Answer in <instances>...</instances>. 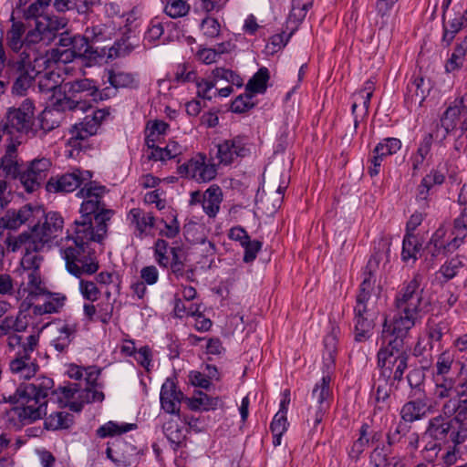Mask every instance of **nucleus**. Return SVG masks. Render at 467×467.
<instances>
[{"label": "nucleus", "mask_w": 467, "mask_h": 467, "mask_svg": "<svg viewBox=\"0 0 467 467\" xmlns=\"http://www.w3.org/2000/svg\"><path fill=\"white\" fill-rule=\"evenodd\" d=\"M423 277L415 273L410 280L402 283L395 296L397 310L392 322L384 317L382 338L387 343L377 354L379 364L394 371L393 380L398 383L403 379L408 368L409 354L404 348V338L408 332L431 311V301L421 285Z\"/></svg>", "instance_id": "1"}, {"label": "nucleus", "mask_w": 467, "mask_h": 467, "mask_svg": "<svg viewBox=\"0 0 467 467\" xmlns=\"http://www.w3.org/2000/svg\"><path fill=\"white\" fill-rule=\"evenodd\" d=\"M54 380L46 376L36 378L32 382L20 384L7 401L15 404L12 411L21 425H28L44 418L47 413V397L60 392L65 399L74 398L79 390L78 384H68L54 390Z\"/></svg>", "instance_id": "2"}, {"label": "nucleus", "mask_w": 467, "mask_h": 467, "mask_svg": "<svg viewBox=\"0 0 467 467\" xmlns=\"http://www.w3.org/2000/svg\"><path fill=\"white\" fill-rule=\"evenodd\" d=\"M107 236L108 233L69 225L67 228V245L62 249L67 272L78 278L97 273L99 265L90 244H101Z\"/></svg>", "instance_id": "3"}, {"label": "nucleus", "mask_w": 467, "mask_h": 467, "mask_svg": "<svg viewBox=\"0 0 467 467\" xmlns=\"http://www.w3.org/2000/svg\"><path fill=\"white\" fill-rule=\"evenodd\" d=\"M109 190L104 185L89 180L78 191L77 196L83 198L79 217L70 226L108 233L109 223L115 211L108 208L103 201Z\"/></svg>", "instance_id": "4"}, {"label": "nucleus", "mask_w": 467, "mask_h": 467, "mask_svg": "<svg viewBox=\"0 0 467 467\" xmlns=\"http://www.w3.org/2000/svg\"><path fill=\"white\" fill-rule=\"evenodd\" d=\"M47 63L48 58L36 47L26 46L24 51L13 55L5 65V74L14 81L13 94L25 96Z\"/></svg>", "instance_id": "5"}, {"label": "nucleus", "mask_w": 467, "mask_h": 467, "mask_svg": "<svg viewBox=\"0 0 467 467\" xmlns=\"http://www.w3.org/2000/svg\"><path fill=\"white\" fill-rule=\"evenodd\" d=\"M376 277L371 271L364 274L354 306V339L366 342L373 335L379 310L376 306L379 293L375 291Z\"/></svg>", "instance_id": "6"}, {"label": "nucleus", "mask_w": 467, "mask_h": 467, "mask_svg": "<svg viewBox=\"0 0 467 467\" xmlns=\"http://www.w3.org/2000/svg\"><path fill=\"white\" fill-rule=\"evenodd\" d=\"M52 0H19L18 6L23 18L34 28L26 33V41L38 43L54 39L58 30L65 27L67 22L64 18L49 16L47 10Z\"/></svg>", "instance_id": "7"}, {"label": "nucleus", "mask_w": 467, "mask_h": 467, "mask_svg": "<svg viewBox=\"0 0 467 467\" xmlns=\"http://www.w3.org/2000/svg\"><path fill=\"white\" fill-rule=\"evenodd\" d=\"M21 145L28 138L38 136L35 119V106L31 99H25L18 107L8 108L0 120V142Z\"/></svg>", "instance_id": "8"}, {"label": "nucleus", "mask_w": 467, "mask_h": 467, "mask_svg": "<svg viewBox=\"0 0 467 467\" xmlns=\"http://www.w3.org/2000/svg\"><path fill=\"white\" fill-rule=\"evenodd\" d=\"M38 339L39 337L35 334L26 338L22 336L12 334L7 338V344L11 349H15L16 347L20 348L16 357L9 363L10 371L20 379H31L39 368L36 358H32V354L38 344Z\"/></svg>", "instance_id": "9"}, {"label": "nucleus", "mask_w": 467, "mask_h": 467, "mask_svg": "<svg viewBox=\"0 0 467 467\" xmlns=\"http://www.w3.org/2000/svg\"><path fill=\"white\" fill-rule=\"evenodd\" d=\"M63 97L56 99L54 105L60 110H82L92 107L94 93L96 92V82L89 78L76 79L62 85Z\"/></svg>", "instance_id": "10"}, {"label": "nucleus", "mask_w": 467, "mask_h": 467, "mask_svg": "<svg viewBox=\"0 0 467 467\" xmlns=\"http://www.w3.org/2000/svg\"><path fill=\"white\" fill-rule=\"evenodd\" d=\"M330 382V373L324 372L321 380L315 385L312 390L311 404L307 410L306 422L308 425H313V431H317V427L322 422L324 415L329 410L332 400Z\"/></svg>", "instance_id": "11"}, {"label": "nucleus", "mask_w": 467, "mask_h": 467, "mask_svg": "<svg viewBox=\"0 0 467 467\" xmlns=\"http://www.w3.org/2000/svg\"><path fill=\"white\" fill-rule=\"evenodd\" d=\"M36 239L28 234L27 232L20 234L17 237L8 238L6 241L7 247L12 252H16L19 249H24L25 254L21 260V265L26 271L39 270L40 264L43 257L37 254L42 251L45 246H36Z\"/></svg>", "instance_id": "12"}, {"label": "nucleus", "mask_w": 467, "mask_h": 467, "mask_svg": "<svg viewBox=\"0 0 467 467\" xmlns=\"http://www.w3.org/2000/svg\"><path fill=\"white\" fill-rule=\"evenodd\" d=\"M91 178V171L75 168L71 171L50 177L46 183V190L52 193L72 192Z\"/></svg>", "instance_id": "13"}, {"label": "nucleus", "mask_w": 467, "mask_h": 467, "mask_svg": "<svg viewBox=\"0 0 467 467\" xmlns=\"http://www.w3.org/2000/svg\"><path fill=\"white\" fill-rule=\"evenodd\" d=\"M109 114V110L103 109L86 115L79 123H76L70 130L69 144L74 148H82V141L97 133L101 122Z\"/></svg>", "instance_id": "14"}, {"label": "nucleus", "mask_w": 467, "mask_h": 467, "mask_svg": "<svg viewBox=\"0 0 467 467\" xmlns=\"http://www.w3.org/2000/svg\"><path fill=\"white\" fill-rule=\"evenodd\" d=\"M442 36L441 46L449 47L456 36L467 27V6L462 4L455 5L447 15L441 16Z\"/></svg>", "instance_id": "15"}, {"label": "nucleus", "mask_w": 467, "mask_h": 467, "mask_svg": "<svg viewBox=\"0 0 467 467\" xmlns=\"http://www.w3.org/2000/svg\"><path fill=\"white\" fill-rule=\"evenodd\" d=\"M446 235L447 228L444 224H441L422 248V254L429 265H433L440 255L447 256L459 248L453 244L451 239L446 241Z\"/></svg>", "instance_id": "16"}, {"label": "nucleus", "mask_w": 467, "mask_h": 467, "mask_svg": "<svg viewBox=\"0 0 467 467\" xmlns=\"http://www.w3.org/2000/svg\"><path fill=\"white\" fill-rule=\"evenodd\" d=\"M181 177L195 180L198 182H210L216 177L217 165L207 163L203 154H198L178 167Z\"/></svg>", "instance_id": "17"}, {"label": "nucleus", "mask_w": 467, "mask_h": 467, "mask_svg": "<svg viewBox=\"0 0 467 467\" xmlns=\"http://www.w3.org/2000/svg\"><path fill=\"white\" fill-rule=\"evenodd\" d=\"M64 219L57 212H49L45 214V222L42 224H35L28 233L36 239V246H45L52 239L57 237V234L62 231Z\"/></svg>", "instance_id": "18"}, {"label": "nucleus", "mask_w": 467, "mask_h": 467, "mask_svg": "<svg viewBox=\"0 0 467 467\" xmlns=\"http://www.w3.org/2000/svg\"><path fill=\"white\" fill-rule=\"evenodd\" d=\"M51 167V161L48 159H35L26 167L21 171L19 181L26 192L31 193L39 189L40 185L47 176Z\"/></svg>", "instance_id": "19"}, {"label": "nucleus", "mask_w": 467, "mask_h": 467, "mask_svg": "<svg viewBox=\"0 0 467 467\" xmlns=\"http://www.w3.org/2000/svg\"><path fill=\"white\" fill-rule=\"evenodd\" d=\"M250 154V149L244 137L236 136L231 140H224L217 145L216 158L219 164L230 165L238 158H244Z\"/></svg>", "instance_id": "20"}, {"label": "nucleus", "mask_w": 467, "mask_h": 467, "mask_svg": "<svg viewBox=\"0 0 467 467\" xmlns=\"http://www.w3.org/2000/svg\"><path fill=\"white\" fill-rule=\"evenodd\" d=\"M183 399L184 395L178 389L175 379L167 378L163 382L160 392L161 409L169 414L179 416L181 403Z\"/></svg>", "instance_id": "21"}, {"label": "nucleus", "mask_w": 467, "mask_h": 467, "mask_svg": "<svg viewBox=\"0 0 467 467\" xmlns=\"http://www.w3.org/2000/svg\"><path fill=\"white\" fill-rule=\"evenodd\" d=\"M104 48L92 46L85 37V35H74L73 44L69 56L65 60H71L76 57L84 58L89 61H96L99 57H103Z\"/></svg>", "instance_id": "22"}, {"label": "nucleus", "mask_w": 467, "mask_h": 467, "mask_svg": "<svg viewBox=\"0 0 467 467\" xmlns=\"http://www.w3.org/2000/svg\"><path fill=\"white\" fill-rule=\"evenodd\" d=\"M77 333V324L65 322L56 327L50 346L57 354H67Z\"/></svg>", "instance_id": "23"}, {"label": "nucleus", "mask_w": 467, "mask_h": 467, "mask_svg": "<svg viewBox=\"0 0 467 467\" xmlns=\"http://www.w3.org/2000/svg\"><path fill=\"white\" fill-rule=\"evenodd\" d=\"M452 421L447 420L441 415L431 418L429 420L425 435L438 444L443 445L451 441V433L452 431Z\"/></svg>", "instance_id": "24"}, {"label": "nucleus", "mask_w": 467, "mask_h": 467, "mask_svg": "<svg viewBox=\"0 0 467 467\" xmlns=\"http://www.w3.org/2000/svg\"><path fill=\"white\" fill-rule=\"evenodd\" d=\"M40 208H33L31 204H26L19 210H8L0 219V225L7 229H16L23 223L29 222L35 213H39Z\"/></svg>", "instance_id": "25"}, {"label": "nucleus", "mask_w": 467, "mask_h": 467, "mask_svg": "<svg viewBox=\"0 0 467 467\" xmlns=\"http://www.w3.org/2000/svg\"><path fill=\"white\" fill-rule=\"evenodd\" d=\"M462 112H466V110L463 109V105L460 103V99H456L442 113L440 123L436 124V138H438L440 127L443 129L441 140L445 139L451 131L455 130Z\"/></svg>", "instance_id": "26"}, {"label": "nucleus", "mask_w": 467, "mask_h": 467, "mask_svg": "<svg viewBox=\"0 0 467 467\" xmlns=\"http://www.w3.org/2000/svg\"><path fill=\"white\" fill-rule=\"evenodd\" d=\"M18 146L7 142L5 152L0 159V178L19 179L21 171L17 160Z\"/></svg>", "instance_id": "27"}, {"label": "nucleus", "mask_w": 467, "mask_h": 467, "mask_svg": "<svg viewBox=\"0 0 467 467\" xmlns=\"http://www.w3.org/2000/svg\"><path fill=\"white\" fill-rule=\"evenodd\" d=\"M467 60V35L458 42L453 47V51L444 63V71L446 74H455L459 72Z\"/></svg>", "instance_id": "28"}, {"label": "nucleus", "mask_w": 467, "mask_h": 467, "mask_svg": "<svg viewBox=\"0 0 467 467\" xmlns=\"http://www.w3.org/2000/svg\"><path fill=\"white\" fill-rule=\"evenodd\" d=\"M202 201L203 212L211 218H214L219 210L220 204L223 201L222 189L216 185H211L204 192Z\"/></svg>", "instance_id": "29"}, {"label": "nucleus", "mask_w": 467, "mask_h": 467, "mask_svg": "<svg viewBox=\"0 0 467 467\" xmlns=\"http://www.w3.org/2000/svg\"><path fill=\"white\" fill-rule=\"evenodd\" d=\"M52 109H44L38 116V123L36 124V128L38 129V132L40 130L42 131L40 136L46 135L47 132L60 126L61 112L63 110L56 109L54 101L52 102Z\"/></svg>", "instance_id": "30"}, {"label": "nucleus", "mask_w": 467, "mask_h": 467, "mask_svg": "<svg viewBox=\"0 0 467 467\" xmlns=\"http://www.w3.org/2000/svg\"><path fill=\"white\" fill-rule=\"evenodd\" d=\"M26 26L22 22H14L11 29L7 32L8 46L16 54H19L20 50L24 51L26 46L36 47V43L26 41V36L23 38Z\"/></svg>", "instance_id": "31"}, {"label": "nucleus", "mask_w": 467, "mask_h": 467, "mask_svg": "<svg viewBox=\"0 0 467 467\" xmlns=\"http://www.w3.org/2000/svg\"><path fill=\"white\" fill-rule=\"evenodd\" d=\"M107 75L109 83L115 89L136 88L139 86V79L136 74L119 69H110Z\"/></svg>", "instance_id": "32"}, {"label": "nucleus", "mask_w": 467, "mask_h": 467, "mask_svg": "<svg viewBox=\"0 0 467 467\" xmlns=\"http://www.w3.org/2000/svg\"><path fill=\"white\" fill-rule=\"evenodd\" d=\"M428 366H420L411 368L407 374V382L410 388V395L420 397L425 394L426 371Z\"/></svg>", "instance_id": "33"}, {"label": "nucleus", "mask_w": 467, "mask_h": 467, "mask_svg": "<svg viewBox=\"0 0 467 467\" xmlns=\"http://www.w3.org/2000/svg\"><path fill=\"white\" fill-rule=\"evenodd\" d=\"M127 219L130 224L134 225L139 235L143 234L147 228H152L155 224V218L152 213H146L140 208L131 209L127 215Z\"/></svg>", "instance_id": "34"}, {"label": "nucleus", "mask_w": 467, "mask_h": 467, "mask_svg": "<svg viewBox=\"0 0 467 467\" xmlns=\"http://www.w3.org/2000/svg\"><path fill=\"white\" fill-rule=\"evenodd\" d=\"M186 402L189 409L192 410L208 411L211 410H216L221 403V400L218 397H210L206 393L199 391L193 397L187 398Z\"/></svg>", "instance_id": "35"}, {"label": "nucleus", "mask_w": 467, "mask_h": 467, "mask_svg": "<svg viewBox=\"0 0 467 467\" xmlns=\"http://www.w3.org/2000/svg\"><path fill=\"white\" fill-rule=\"evenodd\" d=\"M323 370L331 373L335 367L337 338L333 333L327 334L323 340Z\"/></svg>", "instance_id": "36"}, {"label": "nucleus", "mask_w": 467, "mask_h": 467, "mask_svg": "<svg viewBox=\"0 0 467 467\" xmlns=\"http://www.w3.org/2000/svg\"><path fill=\"white\" fill-rule=\"evenodd\" d=\"M452 235L451 240L453 244L458 247L462 245L466 242L467 238V207L464 206L460 214L452 221V229L451 232Z\"/></svg>", "instance_id": "37"}, {"label": "nucleus", "mask_w": 467, "mask_h": 467, "mask_svg": "<svg viewBox=\"0 0 467 467\" xmlns=\"http://www.w3.org/2000/svg\"><path fill=\"white\" fill-rule=\"evenodd\" d=\"M270 79L269 70L265 67H262L256 73L248 80L245 85V91H248L253 96L255 94H264L267 89V82Z\"/></svg>", "instance_id": "38"}, {"label": "nucleus", "mask_w": 467, "mask_h": 467, "mask_svg": "<svg viewBox=\"0 0 467 467\" xmlns=\"http://www.w3.org/2000/svg\"><path fill=\"white\" fill-rule=\"evenodd\" d=\"M424 78L422 77H415L410 79L407 85V91L405 94V102L407 105L418 103L421 105L425 99V89L422 88Z\"/></svg>", "instance_id": "39"}, {"label": "nucleus", "mask_w": 467, "mask_h": 467, "mask_svg": "<svg viewBox=\"0 0 467 467\" xmlns=\"http://www.w3.org/2000/svg\"><path fill=\"white\" fill-rule=\"evenodd\" d=\"M392 386V384L374 382V388L376 389L374 398V414H377L378 412H384L389 410Z\"/></svg>", "instance_id": "40"}, {"label": "nucleus", "mask_w": 467, "mask_h": 467, "mask_svg": "<svg viewBox=\"0 0 467 467\" xmlns=\"http://www.w3.org/2000/svg\"><path fill=\"white\" fill-rule=\"evenodd\" d=\"M425 406L426 404L420 399L406 402L400 410L404 423L420 420L425 414Z\"/></svg>", "instance_id": "41"}, {"label": "nucleus", "mask_w": 467, "mask_h": 467, "mask_svg": "<svg viewBox=\"0 0 467 467\" xmlns=\"http://www.w3.org/2000/svg\"><path fill=\"white\" fill-rule=\"evenodd\" d=\"M462 361H455L453 354L444 351L437 358L435 364L436 371L434 375H449L451 371H455L459 375V369Z\"/></svg>", "instance_id": "42"}, {"label": "nucleus", "mask_w": 467, "mask_h": 467, "mask_svg": "<svg viewBox=\"0 0 467 467\" xmlns=\"http://www.w3.org/2000/svg\"><path fill=\"white\" fill-rule=\"evenodd\" d=\"M74 423V416L69 412L58 411L50 414L45 420V427L47 430L68 429Z\"/></svg>", "instance_id": "43"}, {"label": "nucleus", "mask_w": 467, "mask_h": 467, "mask_svg": "<svg viewBox=\"0 0 467 467\" xmlns=\"http://www.w3.org/2000/svg\"><path fill=\"white\" fill-rule=\"evenodd\" d=\"M463 266L464 263L460 256L457 255L446 260L444 264L441 265L437 275H440L441 278H442L441 283H447L453 279Z\"/></svg>", "instance_id": "44"}, {"label": "nucleus", "mask_w": 467, "mask_h": 467, "mask_svg": "<svg viewBox=\"0 0 467 467\" xmlns=\"http://www.w3.org/2000/svg\"><path fill=\"white\" fill-rule=\"evenodd\" d=\"M421 244L418 237L411 233H406L402 242L401 259L408 262L410 259L417 260V254L420 253Z\"/></svg>", "instance_id": "45"}, {"label": "nucleus", "mask_w": 467, "mask_h": 467, "mask_svg": "<svg viewBox=\"0 0 467 467\" xmlns=\"http://www.w3.org/2000/svg\"><path fill=\"white\" fill-rule=\"evenodd\" d=\"M368 429L369 425L368 423L361 425L358 431V438L353 442L348 451V456L354 461H358L368 446Z\"/></svg>", "instance_id": "46"}, {"label": "nucleus", "mask_w": 467, "mask_h": 467, "mask_svg": "<svg viewBox=\"0 0 467 467\" xmlns=\"http://www.w3.org/2000/svg\"><path fill=\"white\" fill-rule=\"evenodd\" d=\"M38 89L42 93L53 92V97L57 90L62 88L60 81V75L55 71L46 72L42 76H38Z\"/></svg>", "instance_id": "47"}, {"label": "nucleus", "mask_w": 467, "mask_h": 467, "mask_svg": "<svg viewBox=\"0 0 467 467\" xmlns=\"http://www.w3.org/2000/svg\"><path fill=\"white\" fill-rule=\"evenodd\" d=\"M399 0H377L375 4V9L377 13V21L376 25L379 26L380 29L386 27L390 20V13L394 6V5Z\"/></svg>", "instance_id": "48"}, {"label": "nucleus", "mask_w": 467, "mask_h": 467, "mask_svg": "<svg viewBox=\"0 0 467 467\" xmlns=\"http://www.w3.org/2000/svg\"><path fill=\"white\" fill-rule=\"evenodd\" d=\"M136 427L135 424L125 423L119 425L117 422L109 421L104 425H101L97 431L96 434L99 438L104 439L108 437H113L115 435L122 434L133 430Z\"/></svg>", "instance_id": "49"}, {"label": "nucleus", "mask_w": 467, "mask_h": 467, "mask_svg": "<svg viewBox=\"0 0 467 467\" xmlns=\"http://www.w3.org/2000/svg\"><path fill=\"white\" fill-rule=\"evenodd\" d=\"M401 140L398 138L388 137L380 140L372 153L380 154L383 158L396 154L401 149Z\"/></svg>", "instance_id": "50"}, {"label": "nucleus", "mask_w": 467, "mask_h": 467, "mask_svg": "<svg viewBox=\"0 0 467 467\" xmlns=\"http://www.w3.org/2000/svg\"><path fill=\"white\" fill-rule=\"evenodd\" d=\"M190 11V5L184 0H167L164 12L171 18L186 16Z\"/></svg>", "instance_id": "51"}, {"label": "nucleus", "mask_w": 467, "mask_h": 467, "mask_svg": "<svg viewBox=\"0 0 467 467\" xmlns=\"http://www.w3.org/2000/svg\"><path fill=\"white\" fill-rule=\"evenodd\" d=\"M84 35L92 46H96L107 39V26L103 23L92 24L86 27Z\"/></svg>", "instance_id": "52"}, {"label": "nucleus", "mask_w": 467, "mask_h": 467, "mask_svg": "<svg viewBox=\"0 0 467 467\" xmlns=\"http://www.w3.org/2000/svg\"><path fill=\"white\" fill-rule=\"evenodd\" d=\"M254 96L245 91L244 94H241L235 98L231 104V110L234 113H244L249 109H253L255 104L253 102Z\"/></svg>", "instance_id": "53"}, {"label": "nucleus", "mask_w": 467, "mask_h": 467, "mask_svg": "<svg viewBox=\"0 0 467 467\" xmlns=\"http://www.w3.org/2000/svg\"><path fill=\"white\" fill-rule=\"evenodd\" d=\"M449 329L448 323L445 321L428 324V337L431 348H433L432 343L441 342L442 337L449 331Z\"/></svg>", "instance_id": "54"}, {"label": "nucleus", "mask_w": 467, "mask_h": 467, "mask_svg": "<svg viewBox=\"0 0 467 467\" xmlns=\"http://www.w3.org/2000/svg\"><path fill=\"white\" fill-rule=\"evenodd\" d=\"M164 29L161 23L158 20H152L144 34L143 45H154L163 35Z\"/></svg>", "instance_id": "55"}, {"label": "nucleus", "mask_w": 467, "mask_h": 467, "mask_svg": "<svg viewBox=\"0 0 467 467\" xmlns=\"http://www.w3.org/2000/svg\"><path fill=\"white\" fill-rule=\"evenodd\" d=\"M372 96L362 94L359 92H356L353 94V103L351 106V112L352 114H355V111L357 110L358 106H362L361 112H360V118L365 119L368 114V109L370 106V99Z\"/></svg>", "instance_id": "56"}, {"label": "nucleus", "mask_w": 467, "mask_h": 467, "mask_svg": "<svg viewBox=\"0 0 467 467\" xmlns=\"http://www.w3.org/2000/svg\"><path fill=\"white\" fill-rule=\"evenodd\" d=\"M410 426L404 422H399L393 431H389L387 434V443L389 447L400 442L403 437L410 432Z\"/></svg>", "instance_id": "57"}, {"label": "nucleus", "mask_w": 467, "mask_h": 467, "mask_svg": "<svg viewBox=\"0 0 467 467\" xmlns=\"http://www.w3.org/2000/svg\"><path fill=\"white\" fill-rule=\"evenodd\" d=\"M79 279V290L83 297L91 302L98 300L100 291L96 284L92 281Z\"/></svg>", "instance_id": "58"}, {"label": "nucleus", "mask_w": 467, "mask_h": 467, "mask_svg": "<svg viewBox=\"0 0 467 467\" xmlns=\"http://www.w3.org/2000/svg\"><path fill=\"white\" fill-rule=\"evenodd\" d=\"M203 35L209 38H215L220 35L221 25L216 18L207 16L201 23Z\"/></svg>", "instance_id": "59"}, {"label": "nucleus", "mask_w": 467, "mask_h": 467, "mask_svg": "<svg viewBox=\"0 0 467 467\" xmlns=\"http://www.w3.org/2000/svg\"><path fill=\"white\" fill-rule=\"evenodd\" d=\"M292 10L290 12V19H295L296 21H302L308 10V8L312 5L311 0H292Z\"/></svg>", "instance_id": "60"}, {"label": "nucleus", "mask_w": 467, "mask_h": 467, "mask_svg": "<svg viewBox=\"0 0 467 467\" xmlns=\"http://www.w3.org/2000/svg\"><path fill=\"white\" fill-rule=\"evenodd\" d=\"M82 0H54L53 6L58 13L76 11L78 15H85L80 11Z\"/></svg>", "instance_id": "61"}, {"label": "nucleus", "mask_w": 467, "mask_h": 467, "mask_svg": "<svg viewBox=\"0 0 467 467\" xmlns=\"http://www.w3.org/2000/svg\"><path fill=\"white\" fill-rule=\"evenodd\" d=\"M174 80L178 83H188L196 80V72L189 69L186 63L179 64L174 71Z\"/></svg>", "instance_id": "62"}, {"label": "nucleus", "mask_w": 467, "mask_h": 467, "mask_svg": "<svg viewBox=\"0 0 467 467\" xmlns=\"http://www.w3.org/2000/svg\"><path fill=\"white\" fill-rule=\"evenodd\" d=\"M170 215H171V221L170 222H167L166 220L164 219H161V223H164V227L165 229L161 230V235H163L167 238H174L178 235V234L180 233V223H179V221L177 219V214L171 211L170 213Z\"/></svg>", "instance_id": "63"}, {"label": "nucleus", "mask_w": 467, "mask_h": 467, "mask_svg": "<svg viewBox=\"0 0 467 467\" xmlns=\"http://www.w3.org/2000/svg\"><path fill=\"white\" fill-rule=\"evenodd\" d=\"M180 248L179 247H171V260H170L169 266L171 267V273L177 277H183L185 265L183 261L181 259L179 255Z\"/></svg>", "instance_id": "64"}]
</instances>
